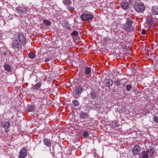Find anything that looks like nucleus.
<instances>
[{
  "mask_svg": "<svg viewBox=\"0 0 158 158\" xmlns=\"http://www.w3.org/2000/svg\"><path fill=\"white\" fill-rule=\"evenodd\" d=\"M134 8L135 10L139 13H143L145 10V6L143 3H135Z\"/></svg>",
  "mask_w": 158,
  "mask_h": 158,
  "instance_id": "nucleus-1",
  "label": "nucleus"
},
{
  "mask_svg": "<svg viewBox=\"0 0 158 158\" xmlns=\"http://www.w3.org/2000/svg\"><path fill=\"white\" fill-rule=\"evenodd\" d=\"M81 18L82 21H89L93 19V16L91 14H84L81 16Z\"/></svg>",
  "mask_w": 158,
  "mask_h": 158,
  "instance_id": "nucleus-2",
  "label": "nucleus"
},
{
  "mask_svg": "<svg viewBox=\"0 0 158 158\" xmlns=\"http://www.w3.org/2000/svg\"><path fill=\"white\" fill-rule=\"evenodd\" d=\"M21 45L20 42H19L17 40H14L12 43L11 46L12 48L14 49H19L21 48Z\"/></svg>",
  "mask_w": 158,
  "mask_h": 158,
  "instance_id": "nucleus-3",
  "label": "nucleus"
},
{
  "mask_svg": "<svg viewBox=\"0 0 158 158\" xmlns=\"http://www.w3.org/2000/svg\"><path fill=\"white\" fill-rule=\"evenodd\" d=\"M82 91V87L81 85L77 86L75 89V94L77 98L79 97Z\"/></svg>",
  "mask_w": 158,
  "mask_h": 158,
  "instance_id": "nucleus-4",
  "label": "nucleus"
},
{
  "mask_svg": "<svg viewBox=\"0 0 158 158\" xmlns=\"http://www.w3.org/2000/svg\"><path fill=\"white\" fill-rule=\"evenodd\" d=\"M27 156V149L25 147H23L20 151L19 157L20 158H25Z\"/></svg>",
  "mask_w": 158,
  "mask_h": 158,
  "instance_id": "nucleus-5",
  "label": "nucleus"
},
{
  "mask_svg": "<svg viewBox=\"0 0 158 158\" xmlns=\"http://www.w3.org/2000/svg\"><path fill=\"white\" fill-rule=\"evenodd\" d=\"M122 28L124 30H125L127 32H130L134 31V28L131 25H127L123 24Z\"/></svg>",
  "mask_w": 158,
  "mask_h": 158,
  "instance_id": "nucleus-6",
  "label": "nucleus"
},
{
  "mask_svg": "<svg viewBox=\"0 0 158 158\" xmlns=\"http://www.w3.org/2000/svg\"><path fill=\"white\" fill-rule=\"evenodd\" d=\"M18 38L19 42L22 44H25L26 43V39L23 34H19L18 35Z\"/></svg>",
  "mask_w": 158,
  "mask_h": 158,
  "instance_id": "nucleus-7",
  "label": "nucleus"
},
{
  "mask_svg": "<svg viewBox=\"0 0 158 158\" xmlns=\"http://www.w3.org/2000/svg\"><path fill=\"white\" fill-rule=\"evenodd\" d=\"M16 9L18 13L22 15H24L26 14L27 12V9L24 7H18Z\"/></svg>",
  "mask_w": 158,
  "mask_h": 158,
  "instance_id": "nucleus-8",
  "label": "nucleus"
},
{
  "mask_svg": "<svg viewBox=\"0 0 158 158\" xmlns=\"http://www.w3.org/2000/svg\"><path fill=\"white\" fill-rule=\"evenodd\" d=\"M140 147L139 145H136L133 148V153L134 155H137L140 150Z\"/></svg>",
  "mask_w": 158,
  "mask_h": 158,
  "instance_id": "nucleus-9",
  "label": "nucleus"
},
{
  "mask_svg": "<svg viewBox=\"0 0 158 158\" xmlns=\"http://www.w3.org/2000/svg\"><path fill=\"white\" fill-rule=\"evenodd\" d=\"M43 142L44 144L48 147H50L52 142L51 140L46 138L44 139Z\"/></svg>",
  "mask_w": 158,
  "mask_h": 158,
  "instance_id": "nucleus-10",
  "label": "nucleus"
},
{
  "mask_svg": "<svg viewBox=\"0 0 158 158\" xmlns=\"http://www.w3.org/2000/svg\"><path fill=\"white\" fill-rule=\"evenodd\" d=\"M1 125L5 129H7L10 127V123L9 122H2Z\"/></svg>",
  "mask_w": 158,
  "mask_h": 158,
  "instance_id": "nucleus-11",
  "label": "nucleus"
},
{
  "mask_svg": "<svg viewBox=\"0 0 158 158\" xmlns=\"http://www.w3.org/2000/svg\"><path fill=\"white\" fill-rule=\"evenodd\" d=\"M150 157H153L155 153V149L152 147H150L148 151Z\"/></svg>",
  "mask_w": 158,
  "mask_h": 158,
  "instance_id": "nucleus-12",
  "label": "nucleus"
},
{
  "mask_svg": "<svg viewBox=\"0 0 158 158\" xmlns=\"http://www.w3.org/2000/svg\"><path fill=\"white\" fill-rule=\"evenodd\" d=\"M79 117L81 119H85L88 117V114L85 112H81L80 114Z\"/></svg>",
  "mask_w": 158,
  "mask_h": 158,
  "instance_id": "nucleus-13",
  "label": "nucleus"
},
{
  "mask_svg": "<svg viewBox=\"0 0 158 158\" xmlns=\"http://www.w3.org/2000/svg\"><path fill=\"white\" fill-rule=\"evenodd\" d=\"M113 81L110 79H107L106 81V85L108 87H111L113 85Z\"/></svg>",
  "mask_w": 158,
  "mask_h": 158,
  "instance_id": "nucleus-14",
  "label": "nucleus"
},
{
  "mask_svg": "<svg viewBox=\"0 0 158 158\" xmlns=\"http://www.w3.org/2000/svg\"><path fill=\"white\" fill-rule=\"evenodd\" d=\"M41 85L42 82H40L33 85V86L31 88V89H32L36 90L38 89L41 87Z\"/></svg>",
  "mask_w": 158,
  "mask_h": 158,
  "instance_id": "nucleus-15",
  "label": "nucleus"
},
{
  "mask_svg": "<svg viewBox=\"0 0 158 158\" xmlns=\"http://www.w3.org/2000/svg\"><path fill=\"white\" fill-rule=\"evenodd\" d=\"M129 3L127 2H122L121 3L122 7L123 9L126 10L128 9L129 6Z\"/></svg>",
  "mask_w": 158,
  "mask_h": 158,
  "instance_id": "nucleus-16",
  "label": "nucleus"
},
{
  "mask_svg": "<svg viewBox=\"0 0 158 158\" xmlns=\"http://www.w3.org/2000/svg\"><path fill=\"white\" fill-rule=\"evenodd\" d=\"M139 156L140 158H148V153L145 151H143Z\"/></svg>",
  "mask_w": 158,
  "mask_h": 158,
  "instance_id": "nucleus-17",
  "label": "nucleus"
},
{
  "mask_svg": "<svg viewBox=\"0 0 158 158\" xmlns=\"http://www.w3.org/2000/svg\"><path fill=\"white\" fill-rule=\"evenodd\" d=\"M4 67L5 70L7 72H10L11 70V68L10 66L7 64H4Z\"/></svg>",
  "mask_w": 158,
  "mask_h": 158,
  "instance_id": "nucleus-18",
  "label": "nucleus"
},
{
  "mask_svg": "<svg viewBox=\"0 0 158 158\" xmlns=\"http://www.w3.org/2000/svg\"><path fill=\"white\" fill-rule=\"evenodd\" d=\"M62 25L64 27L66 28L67 30H69L70 29V25L69 23L67 21H64L62 23Z\"/></svg>",
  "mask_w": 158,
  "mask_h": 158,
  "instance_id": "nucleus-19",
  "label": "nucleus"
},
{
  "mask_svg": "<svg viewBox=\"0 0 158 158\" xmlns=\"http://www.w3.org/2000/svg\"><path fill=\"white\" fill-rule=\"evenodd\" d=\"M152 11L155 15L158 14V7L153 6L152 8Z\"/></svg>",
  "mask_w": 158,
  "mask_h": 158,
  "instance_id": "nucleus-20",
  "label": "nucleus"
},
{
  "mask_svg": "<svg viewBox=\"0 0 158 158\" xmlns=\"http://www.w3.org/2000/svg\"><path fill=\"white\" fill-rule=\"evenodd\" d=\"M133 23V21L132 19L130 18H127L126 19V23L124 24L126 25H131L132 26Z\"/></svg>",
  "mask_w": 158,
  "mask_h": 158,
  "instance_id": "nucleus-21",
  "label": "nucleus"
},
{
  "mask_svg": "<svg viewBox=\"0 0 158 158\" xmlns=\"http://www.w3.org/2000/svg\"><path fill=\"white\" fill-rule=\"evenodd\" d=\"M35 109V107L34 106L31 105L28 106L27 110L28 112H31Z\"/></svg>",
  "mask_w": 158,
  "mask_h": 158,
  "instance_id": "nucleus-22",
  "label": "nucleus"
},
{
  "mask_svg": "<svg viewBox=\"0 0 158 158\" xmlns=\"http://www.w3.org/2000/svg\"><path fill=\"white\" fill-rule=\"evenodd\" d=\"M91 72V69L90 67H86L85 70V73L86 75L89 74Z\"/></svg>",
  "mask_w": 158,
  "mask_h": 158,
  "instance_id": "nucleus-23",
  "label": "nucleus"
},
{
  "mask_svg": "<svg viewBox=\"0 0 158 158\" xmlns=\"http://www.w3.org/2000/svg\"><path fill=\"white\" fill-rule=\"evenodd\" d=\"M43 23L44 25L47 26H49L51 24V22L49 20L46 19H44L43 20Z\"/></svg>",
  "mask_w": 158,
  "mask_h": 158,
  "instance_id": "nucleus-24",
  "label": "nucleus"
},
{
  "mask_svg": "<svg viewBox=\"0 0 158 158\" xmlns=\"http://www.w3.org/2000/svg\"><path fill=\"white\" fill-rule=\"evenodd\" d=\"M63 2L65 5H70L72 3L70 0H63Z\"/></svg>",
  "mask_w": 158,
  "mask_h": 158,
  "instance_id": "nucleus-25",
  "label": "nucleus"
},
{
  "mask_svg": "<svg viewBox=\"0 0 158 158\" xmlns=\"http://www.w3.org/2000/svg\"><path fill=\"white\" fill-rule=\"evenodd\" d=\"M126 111L125 108L123 107H122L121 109H119V112L120 113H125Z\"/></svg>",
  "mask_w": 158,
  "mask_h": 158,
  "instance_id": "nucleus-26",
  "label": "nucleus"
},
{
  "mask_svg": "<svg viewBox=\"0 0 158 158\" xmlns=\"http://www.w3.org/2000/svg\"><path fill=\"white\" fill-rule=\"evenodd\" d=\"M78 34V32L76 30H74L71 34V36H76Z\"/></svg>",
  "mask_w": 158,
  "mask_h": 158,
  "instance_id": "nucleus-27",
  "label": "nucleus"
},
{
  "mask_svg": "<svg viewBox=\"0 0 158 158\" xmlns=\"http://www.w3.org/2000/svg\"><path fill=\"white\" fill-rule=\"evenodd\" d=\"M28 56L31 59H33L35 57V54L33 52H30L28 54Z\"/></svg>",
  "mask_w": 158,
  "mask_h": 158,
  "instance_id": "nucleus-28",
  "label": "nucleus"
},
{
  "mask_svg": "<svg viewBox=\"0 0 158 158\" xmlns=\"http://www.w3.org/2000/svg\"><path fill=\"white\" fill-rule=\"evenodd\" d=\"M73 105L75 106H77L79 105V103L77 100H74L73 101Z\"/></svg>",
  "mask_w": 158,
  "mask_h": 158,
  "instance_id": "nucleus-29",
  "label": "nucleus"
},
{
  "mask_svg": "<svg viewBox=\"0 0 158 158\" xmlns=\"http://www.w3.org/2000/svg\"><path fill=\"white\" fill-rule=\"evenodd\" d=\"M114 84L117 86H118L120 85V82L118 79L115 80L114 81Z\"/></svg>",
  "mask_w": 158,
  "mask_h": 158,
  "instance_id": "nucleus-30",
  "label": "nucleus"
},
{
  "mask_svg": "<svg viewBox=\"0 0 158 158\" xmlns=\"http://www.w3.org/2000/svg\"><path fill=\"white\" fill-rule=\"evenodd\" d=\"M132 88V86L130 85H128L126 86V89L127 91L130 90Z\"/></svg>",
  "mask_w": 158,
  "mask_h": 158,
  "instance_id": "nucleus-31",
  "label": "nucleus"
},
{
  "mask_svg": "<svg viewBox=\"0 0 158 158\" xmlns=\"http://www.w3.org/2000/svg\"><path fill=\"white\" fill-rule=\"evenodd\" d=\"M89 135V133L86 131H84L83 133V136L84 137H86Z\"/></svg>",
  "mask_w": 158,
  "mask_h": 158,
  "instance_id": "nucleus-32",
  "label": "nucleus"
},
{
  "mask_svg": "<svg viewBox=\"0 0 158 158\" xmlns=\"http://www.w3.org/2000/svg\"><path fill=\"white\" fill-rule=\"evenodd\" d=\"M91 96L92 98L94 99L96 98V95L95 94L92 93L91 94Z\"/></svg>",
  "mask_w": 158,
  "mask_h": 158,
  "instance_id": "nucleus-33",
  "label": "nucleus"
},
{
  "mask_svg": "<svg viewBox=\"0 0 158 158\" xmlns=\"http://www.w3.org/2000/svg\"><path fill=\"white\" fill-rule=\"evenodd\" d=\"M153 120L155 122L158 123V117L157 116L153 118Z\"/></svg>",
  "mask_w": 158,
  "mask_h": 158,
  "instance_id": "nucleus-34",
  "label": "nucleus"
},
{
  "mask_svg": "<svg viewBox=\"0 0 158 158\" xmlns=\"http://www.w3.org/2000/svg\"><path fill=\"white\" fill-rule=\"evenodd\" d=\"M146 32L145 30L143 29L142 30L141 33L143 35H144L146 33Z\"/></svg>",
  "mask_w": 158,
  "mask_h": 158,
  "instance_id": "nucleus-35",
  "label": "nucleus"
},
{
  "mask_svg": "<svg viewBox=\"0 0 158 158\" xmlns=\"http://www.w3.org/2000/svg\"><path fill=\"white\" fill-rule=\"evenodd\" d=\"M49 59H46L45 60V61L46 62H48L49 61Z\"/></svg>",
  "mask_w": 158,
  "mask_h": 158,
  "instance_id": "nucleus-36",
  "label": "nucleus"
},
{
  "mask_svg": "<svg viewBox=\"0 0 158 158\" xmlns=\"http://www.w3.org/2000/svg\"><path fill=\"white\" fill-rule=\"evenodd\" d=\"M67 8H68V10H72V8H71V9H69V7H67Z\"/></svg>",
  "mask_w": 158,
  "mask_h": 158,
  "instance_id": "nucleus-37",
  "label": "nucleus"
}]
</instances>
